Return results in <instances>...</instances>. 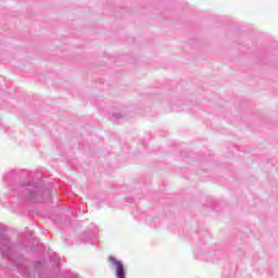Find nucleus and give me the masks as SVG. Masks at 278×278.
Wrapping results in <instances>:
<instances>
[{"label": "nucleus", "mask_w": 278, "mask_h": 278, "mask_svg": "<svg viewBox=\"0 0 278 278\" xmlns=\"http://www.w3.org/2000/svg\"><path fill=\"white\" fill-rule=\"evenodd\" d=\"M109 262L115 266L116 278H125V265L114 256H109Z\"/></svg>", "instance_id": "f257e3e1"}]
</instances>
